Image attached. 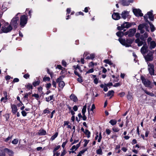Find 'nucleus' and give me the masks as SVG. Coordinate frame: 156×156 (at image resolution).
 <instances>
[{
	"mask_svg": "<svg viewBox=\"0 0 156 156\" xmlns=\"http://www.w3.org/2000/svg\"><path fill=\"white\" fill-rule=\"evenodd\" d=\"M144 20L146 23L140 24L138 27V30H140V33L142 34H143L145 32V30L143 29V28H144L147 32H149L150 31L148 24H149L151 23L148 21V19H145Z\"/></svg>",
	"mask_w": 156,
	"mask_h": 156,
	"instance_id": "obj_1",
	"label": "nucleus"
},
{
	"mask_svg": "<svg viewBox=\"0 0 156 156\" xmlns=\"http://www.w3.org/2000/svg\"><path fill=\"white\" fill-rule=\"evenodd\" d=\"M20 14V13H18L11 21L10 25L13 27L14 30H16L17 27L19 20V18L18 16Z\"/></svg>",
	"mask_w": 156,
	"mask_h": 156,
	"instance_id": "obj_2",
	"label": "nucleus"
},
{
	"mask_svg": "<svg viewBox=\"0 0 156 156\" xmlns=\"http://www.w3.org/2000/svg\"><path fill=\"white\" fill-rule=\"evenodd\" d=\"M20 27L23 28L27 24L28 21V17L27 16L23 15H22L20 17Z\"/></svg>",
	"mask_w": 156,
	"mask_h": 156,
	"instance_id": "obj_3",
	"label": "nucleus"
},
{
	"mask_svg": "<svg viewBox=\"0 0 156 156\" xmlns=\"http://www.w3.org/2000/svg\"><path fill=\"white\" fill-rule=\"evenodd\" d=\"M64 77V76L63 75L57 78L56 80V82L58 83V90H61L65 85L64 82L63 81H62Z\"/></svg>",
	"mask_w": 156,
	"mask_h": 156,
	"instance_id": "obj_4",
	"label": "nucleus"
},
{
	"mask_svg": "<svg viewBox=\"0 0 156 156\" xmlns=\"http://www.w3.org/2000/svg\"><path fill=\"white\" fill-rule=\"evenodd\" d=\"M90 53L88 51H85L83 55V57L81 58H94L95 55L94 53H92L89 55Z\"/></svg>",
	"mask_w": 156,
	"mask_h": 156,
	"instance_id": "obj_5",
	"label": "nucleus"
},
{
	"mask_svg": "<svg viewBox=\"0 0 156 156\" xmlns=\"http://www.w3.org/2000/svg\"><path fill=\"white\" fill-rule=\"evenodd\" d=\"M133 12L134 15L136 17L143 16V14L142 13L141 10L139 9H133Z\"/></svg>",
	"mask_w": 156,
	"mask_h": 156,
	"instance_id": "obj_6",
	"label": "nucleus"
},
{
	"mask_svg": "<svg viewBox=\"0 0 156 156\" xmlns=\"http://www.w3.org/2000/svg\"><path fill=\"white\" fill-rule=\"evenodd\" d=\"M12 29V27L11 25H9L7 27H2L1 30L3 33H7L10 32Z\"/></svg>",
	"mask_w": 156,
	"mask_h": 156,
	"instance_id": "obj_7",
	"label": "nucleus"
},
{
	"mask_svg": "<svg viewBox=\"0 0 156 156\" xmlns=\"http://www.w3.org/2000/svg\"><path fill=\"white\" fill-rule=\"evenodd\" d=\"M148 69L149 73L151 75H154V66L153 64L148 63Z\"/></svg>",
	"mask_w": 156,
	"mask_h": 156,
	"instance_id": "obj_8",
	"label": "nucleus"
},
{
	"mask_svg": "<svg viewBox=\"0 0 156 156\" xmlns=\"http://www.w3.org/2000/svg\"><path fill=\"white\" fill-rule=\"evenodd\" d=\"M141 80L144 85L146 87H149L151 84V82L148 80H146L142 76H141Z\"/></svg>",
	"mask_w": 156,
	"mask_h": 156,
	"instance_id": "obj_9",
	"label": "nucleus"
},
{
	"mask_svg": "<svg viewBox=\"0 0 156 156\" xmlns=\"http://www.w3.org/2000/svg\"><path fill=\"white\" fill-rule=\"evenodd\" d=\"M112 18L115 20H118L120 19L121 17L119 13L114 12L112 15Z\"/></svg>",
	"mask_w": 156,
	"mask_h": 156,
	"instance_id": "obj_10",
	"label": "nucleus"
},
{
	"mask_svg": "<svg viewBox=\"0 0 156 156\" xmlns=\"http://www.w3.org/2000/svg\"><path fill=\"white\" fill-rule=\"evenodd\" d=\"M128 31L129 32L128 37H131L134 36V34L136 31V29L135 28L130 29H129Z\"/></svg>",
	"mask_w": 156,
	"mask_h": 156,
	"instance_id": "obj_11",
	"label": "nucleus"
},
{
	"mask_svg": "<svg viewBox=\"0 0 156 156\" xmlns=\"http://www.w3.org/2000/svg\"><path fill=\"white\" fill-rule=\"evenodd\" d=\"M120 43L122 45L125 46L126 47H129L130 45L126 43V41L125 39H123L122 38H119L118 39Z\"/></svg>",
	"mask_w": 156,
	"mask_h": 156,
	"instance_id": "obj_12",
	"label": "nucleus"
},
{
	"mask_svg": "<svg viewBox=\"0 0 156 156\" xmlns=\"http://www.w3.org/2000/svg\"><path fill=\"white\" fill-rule=\"evenodd\" d=\"M86 108L87 105H86L83 106V107L82 110V113L83 115V116H82V118L83 119V120H86L87 119V117H86L85 115V113L86 112Z\"/></svg>",
	"mask_w": 156,
	"mask_h": 156,
	"instance_id": "obj_13",
	"label": "nucleus"
},
{
	"mask_svg": "<svg viewBox=\"0 0 156 156\" xmlns=\"http://www.w3.org/2000/svg\"><path fill=\"white\" fill-rule=\"evenodd\" d=\"M129 15V12L127 11H123L121 14L122 18L123 19H126Z\"/></svg>",
	"mask_w": 156,
	"mask_h": 156,
	"instance_id": "obj_14",
	"label": "nucleus"
},
{
	"mask_svg": "<svg viewBox=\"0 0 156 156\" xmlns=\"http://www.w3.org/2000/svg\"><path fill=\"white\" fill-rule=\"evenodd\" d=\"M11 107L12 109V113L16 114L17 112L18 109L16 106L15 105H11Z\"/></svg>",
	"mask_w": 156,
	"mask_h": 156,
	"instance_id": "obj_15",
	"label": "nucleus"
},
{
	"mask_svg": "<svg viewBox=\"0 0 156 156\" xmlns=\"http://www.w3.org/2000/svg\"><path fill=\"white\" fill-rule=\"evenodd\" d=\"M147 15L148 16V18L150 20L152 21L154 20V16L153 14L152 11L148 12L147 13Z\"/></svg>",
	"mask_w": 156,
	"mask_h": 156,
	"instance_id": "obj_16",
	"label": "nucleus"
},
{
	"mask_svg": "<svg viewBox=\"0 0 156 156\" xmlns=\"http://www.w3.org/2000/svg\"><path fill=\"white\" fill-rule=\"evenodd\" d=\"M140 51L144 56L148 51V48L145 47L144 48V47H142L141 48Z\"/></svg>",
	"mask_w": 156,
	"mask_h": 156,
	"instance_id": "obj_17",
	"label": "nucleus"
},
{
	"mask_svg": "<svg viewBox=\"0 0 156 156\" xmlns=\"http://www.w3.org/2000/svg\"><path fill=\"white\" fill-rule=\"evenodd\" d=\"M125 23H126V28H128L131 27L132 25L134 26L136 25L135 22L129 23V22H125Z\"/></svg>",
	"mask_w": 156,
	"mask_h": 156,
	"instance_id": "obj_18",
	"label": "nucleus"
},
{
	"mask_svg": "<svg viewBox=\"0 0 156 156\" xmlns=\"http://www.w3.org/2000/svg\"><path fill=\"white\" fill-rule=\"evenodd\" d=\"M4 151L7 153L9 155L12 156L13 154V152L11 150H9L7 148H5L4 149Z\"/></svg>",
	"mask_w": 156,
	"mask_h": 156,
	"instance_id": "obj_19",
	"label": "nucleus"
},
{
	"mask_svg": "<svg viewBox=\"0 0 156 156\" xmlns=\"http://www.w3.org/2000/svg\"><path fill=\"white\" fill-rule=\"evenodd\" d=\"M156 46V43L154 41H151L150 46H149V48L150 49H151L154 48Z\"/></svg>",
	"mask_w": 156,
	"mask_h": 156,
	"instance_id": "obj_20",
	"label": "nucleus"
},
{
	"mask_svg": "<svg viewBox=\"0 0 156 156\" xmlns=\"http://www.w3.org/2000/svg\"><path fill=\"white\" fill-rule=\"evenodd\" d=\"M75 70L74 71V73L76 75L78 76H79V74L78 72V70H79V71L81 72L82 71L80 69V67L78 65H77L76 68H75Z\"/></svg>",
	"mask_w": 156,
	"mask_h": 156,
	"instance_id": "obj_21",
	"label": "nucleus"
},
{
	"mask_svg": "<svg viewBox=\"0 0 156 156\" xmlns=\"http://www.w3.org/2000/svg\"><path fill=\"white\" fill-rule=\"evenodd\" d=\"M119 1L123 6L129 5V2L127 0H120Z\"/></svg>",
	"mask_w": 156,
	"mask_h": 156,
	"instance_id": "obj_22",
	"label": "nucleus"
},
{
	"mask_svg": "<svg viewBox=\"0 0 156 156\" xmlns=\"http://www.w3.org/2000/svg\"><path fill=\"white\" fill-rule=\"evenodd\" d=\"M70 98L74 102H76L78 100L77 97L73 94H71L70 96Z\"/></svg>",
	"mask_w": 156,
	"mask_h": 156,
	"instance_id": "obj_23",
	"label": "nucleus"
},
{
	"mask_svg": "<svg viewBox=\"0 0 156 156\" xmlns=\"http://www.w3.org/2000/svg\"><path fill=\"white\" fill-rule=\"evenodd\" d=\"M46 134V131L43 129H41L38 132V134L39 135H44Z\"/></svg>",
	"mask_w": 156,
	"mask_h": 156,
	"instance_id": "obj_24",
	"label": "nucleus"
},
{
	"mask_svg": "<svg viewBox=\"0 0 156 156\" xmlns=\"http://www.w3.org/2000/svg\"><path fill=\"white\" fill-rule=\"evenodd\" d=\"M133 41L134 39L128 38L126 39V42L131 46V44H132Z\"/></svg>",
	"mask_w": 156,
	"mask_h": 156,
	"instance_id": "obj_25",
	"label": "nucleus"
},
{
	"mask_svg": "<svg viewBox=\"0 0 156 156\" xmlns=\"http://www.w3.org/2000/svg\"><path fill=\"white\" fill-rule=\"evenodd\" d=\"M104 62L105 63L108 64L110 65H112L113 67H115V65L113 64L112 63L110 60H109V59H105L104 60Z\"/></svg>",
	"mask_w": 156,
	"mask_h": 156,
	"instance_id": "obj_26",
	"label": "nucleus"
},
{
	"mask_svg": "<svg viewBox=\"0 0 156 156\" xmlns=\"http://www.w3.org/2000/svg\"><path fill=\"white\" fill-rule=\"evenodd\" d=\"M123 31H119L117 32L116 34V35L118 37H119V38H121L123 36Z\"/></svg>",
	"mask_w": 156,
	"mask_h": 156,
	"instance_id": "obj_27",
	"label": "nucleus"
},
{
	"mask_svg": "<svg viewBox=\"0 0 156 156\" xmlns=\"http://www.w3.org/2000/svg\"><path fill=\"white\" fill-rule=\"evenodd\" d=\"M144 58H152V54L149 53L146 55H144Z\"/></svg>",
	"mask_w": 156,
	"mask_h": 156,
	"instance_id": "obj_28",
	"label": "nucleus"
},
{
	"mask_svg": "<svg viewBox=\"0 0 156 156\" xmlns=\"http://www.w3.org/2000/svg\"><path fill=\"white\" fill-rule=\"evenodd\" d=\"M150 28L151 29V32H153L155 31V27L154 25L152 24V23H151L149 24Z\"/></svg>",
	"mask_w": 156,
	"mask_h": 156,
	"instance_id": "obj_29",
	"label": "nucleus"
},
{
	"mask_svg": "<svg viewBox=\"0 0 156 156\" xmlns=\"http://www.w3.org/2000/svg\"><path fill=\"white\" fill-rule=\"evenodd\" d=\"M98 133H97V135L95 137V139H97L98 138V142H100L101 141V139L102 137H101V133H99V137H98V135H97Z\"/></svg>",
	"mask_w": 156,
	"mask_h": 156,
	"instance_id": "obj_30",
	"label": "nucleus"
},
{
	"mask_svg": "<svg viewBox=\"0 0 156 156\" xmlns=\"http://www.w3.org/2000/svg\"><path fill=\"white\" fill-rule=\"evenodd\" d=\"M114 94V91L113 90H111L109 91L107 94V96H112Z\"/></svg>",
	"mask_w": 156,
	"mask_h": 156,
	"instance_id": "obj_31",
	"label": "nucleus"
},
{
	"mask_svg": "<svg viewBox=\"0 0 156 156\" xmlns=\"http://www.w3.org/2000/svg\"><path fill=\"white\" fill-rule=\"evenodd\" d=\"M26 87L29 90L32 89L33 88V86L32 85L29 83L27 84V85L26 86Z\"/></svg>",
	"mask_w": 156,
	"mask_h": 156,
	"instance_id": "obj_32",
	"label": "nucleus"
},
{
	"mask_svg": "<svg viewBox=\"0 0 156 156\" xmlns=\"http://www.w3.org/2000/svg\"><path fill=\"white\" fill-rule=\"evenodd\" d=\"M53 95L50 96L49 97H46L45 98L46 100L48 102L52 100L53 98Z\"/></svg>",
	"mask_w": 156,
	"mask_h": 156,
	"instance_id": "obj_33",
	"label": "nucleus"
},
{
	"mask_svg": "<svg viewBox=\"0 0 156 156\" xmlns=\"http://www.w3.org/2000/svg\"><path fill=\"white\" fill-rule=\"evenodd\" d=\"M86 150L87 149H84L80 151L77 154V156H81L82 154H83Z\"/></svg>",
	"mask_w": 156,
	"mask_h": 156,
	"instance_id": "obj_34",
	"label": "nucleus"
},
{
	"mask_svg": "<svg viewBox=\"0 0 156 156\" xmlns=\"http://www.w3.org/2000/svg\"><path fill=\"white\" fill-rule=\"evenodd\" d=\"M109 123H110L112 125H114L116 124L117 121L115 120H111L110 121Z\"/></svg>",
	"mask_w": 156,
	"mask_h": 156,
	"instance_id": "obj_35",
	"label": "nucleus"
},
{
	"mask_svg": "<svg viewBox=\"0 0 156 156\" xmlns=\"http://www.w3.org/2000/svg\"><path fill=\"white\" fill-rule=\"evenodd\" d=\"M40 83V80H38L37 81H35L33 83V85L34 86H36L38 85Z\"/></svg>",
	"mask_w": 156,
	"mask_h": 156,
	"instance_id": "obj_36",
	"label": "nucleus"
},
{
	"mask_svg": "<svg viewBox=\"0 0 156 156\" xmlns=\"http://www.w3.org/2000/svg\"><path fill=\"white\" fill-rule=\"evenodd\" d=\"M28 12V15L30 17L31 15V13L32 12V10L30 9V10L29 8H27L26 9V12Z\"/></svg>",
	"mask_w": 156,
	"mask_h": 156,
	"instance_id": "obj_37",
	"label": "nucleus"
},
{
	"mask_svg": "<svg viewBox=\"0 0 156 156\" xmlns=\"http://www.w3.org/2000/svg\"><path fill=\"white\" fill-rule=\"evenodd\" d=\"M96 153L98 154L102 155V149L101 148L98 149L96 151Z\"/></svg>",
	"mask_w": 156,
	"mask_h": 156,
	"instance_id": "obj_38",
	"label": "nucleus"
},
{
	"mask_svg": "<svg viewBox=\"0 0 156 156\" xmlns=\"http://www.w3.org/2000/svg\"><path fill=\"white\" fill-rule=\"evenodd\" d=\"M43 81H49L50 80V78L49 77L45 76L43 78Z\"/></svg>",
	"mask_w": 156,
	"mask_h": 156,
	"instance_id": "obj_39",
	"label": "nucleus"
},
{
	"mask_svg": "<svg viewBox=\"0 0 156 156\" xmlns=\"http://www.w3.org/2000/svg\"><path fill=\"white\" fill-rule=\"evenodd\" d=\"M58 133H55L53 136H51V140H53L55 139V138L58 136Z\"/></svg>",
	"mask_w": 156,
	"mask_h": 156,
	"instance_id": "obj_40",
	"label": "nucleus"
},
{
	"mask_svg": "<svg viewBox=\"0 0 156 156\" xmlns=\"http://www.w3.org/2000/svg\"><path fill=\"white\" fill-rule=\"evenodd\" d=\"M127 98L129 100L131 101L133 99V97L132 95L129 93L127 96Z\"/></svg>",
	"mask_w": 156,
	"mask_h": 156,
	"instance_id": "obj_41",
	"label": "nucleus"
},
{
	"mask_svg": "<svg viewBox=\"0 0 156 156\" xmlns=\"http://www.w3.org/2000/svg\"><path fill=\"white\" fill-rule=\"evenodd\" d=\"M85 134L87 135V137L89 138L90 136V132H89L88 130H86L85 132Z\"/></svg>",
	"mask_w": 156,
	"mask_h": 156,
	"instance_id": "obj_42",
	"label": "nucleus"
},
{
	"mask_svg": "<svg viewBox=\"0 0 156 156\" xmlns=\"http://www.w3.org/2000/svg\"><path fill=\"white\" fill-rule=\"evenodd\" d=\"M19 140L17 139H14L12 141V143L13 144H16L18 142Z\"/></svg>",
	"mask_w": 156,
	"mask_h": 156,
	"instance_id": "obj_43",
	"label": "nucleus"
},
{
	"mask_svg": "<svg viewBox=\"0 0 156 156\" xmlns=\"http://www.w3.org/2000/svg\"><path fill=\"white\" fill-rule=\"evenodd\" d=\"M8 98L6 97H2L1 99V101H3L4 103L6 102Z\"/></svg>",
	"mask_w": 156,
	"mask_h": 156,
	"instance_id": "obj_44",
	"label": "nucleus"
},
{
	"mask_svg": "<svg viewBox=\"0 0 156 156\" xmlns=\"http://www.w3.org/2000/svg\"><path fill=\"white\" fill-rule=\"evenodd\" d=\"M78 60L77 62L79 63V64H83L84 63V59H79Z\"/></svg>",
	"mask_w": 156,
	"mask_h": 156,
	"instance_id": "obj_45",
	"label": "nucleus"
},
{
	"mask_svg": "<svg viewBox=\"0 0 156 156\" xmlns=\"http://www.w3.org/2000/svg\"><path fill=\"white\" fill-rule=\"evenodd\" d=\"M93 76L94 78H95L94 80V83L96 84H97L98 83V79L96 78V76L95 75H93Z\"/></svg>",
	"mask_w": 156,
	"mask_h": 156,
	"instance_id": "obj_46",
	"label": "nucleus"
},
{
	"mask_svg": "<svg viewBox=\"0 0 156 156\" xmlns=\"http://www.w3.org/2000/svg\"><path fill=\"white\" fill-rule=\"evenodd\" d=\"M47 89L48 90L51 87V84L50 83H47L45 86Z\"/></svg>",
	"mask_w": 156,
	"mask_h": 156,
	"instance_id": "obj_47",
	"label": "nucleus"
},
{
	"mask_svg": "<svg viewBox=\"0 0 156 156\" xmlns=\"http://www.w3.org/2000/svg\"><path fill=\"white\" fill-rule=\"evenodd\" d=\"M112 129L114 132H118L119 131V129L117 127H113L112 128Z\"/></svg>",
	"mask_w": 156,
	"mask_h": 156,
	"instance_id": "obj_48",
	"label": "nucleus"
},
{
	"mask_svg": "<svg viewBox=\"0 0 156 156\" xmlns=\"http://www.w3.org/2000/svg\"><path fill=\"white\" fill-rule=\"evenodd\" d=\"M5 153L4 150L3 151L0 150V156H5Z\"/></svg>",
	"mask_w": 156,
	"mask_h": 156,
	"instance_id": "obj_49",
	"label": "nucleus"
},
{
	"mask_svg": "<svg viewBox=\"0 0 156 156\" xmlns=\"http://www.w3.org/2000/svg\"><path fill=\"white\" fill-rule=\"evenodd\" d=\"M42 88L41 87H40L38 88V90L41 94H43V92L42 91Z\"/></svg>",
	"mask_w": 156,
	"mask_h": 156,
	"instance_id": "obj_50",
	"label": "nucleus"
},
{
	"mask_svg": "<svg viewBox=\"0 0 156 156\" xmlns=\"http://www.w3.org/2000/svg\"><path fill=\"white\" fill-rule=\"evenodd\" d=\"M75 15L76 16H79L80 15H81L82 16H83L84 15V14L83 13V12H76V13Z\"/></svg>",
	"mask_w": 156,
	"mask_h": 156,
	"instance_id": "obj_51",
	"label": "nucleus"
},
{
	"mask_svg": "<svg viewBox=\"0 0 156 156\" xmlns=\"http://www.w3.org/2000/svg\"><path fill=\"white\" fill-rule=\"evenodd\" d=\"M60 145H58L57 146H56L54 149L53 152H55L57 150H58L60 148Z\"/></svg>",
	"mask_w": 156,
	"mask_h": 156,
	"instance_id": "obj_52",
	"label": "nucleus"
},
{
	"mask_svg": "<svg viewBox=\"0 0 156 156\" xmlns=\"http://www.w3.org/2000/svg\"><path fill=\"white\" fill-rule=\"evenodd\" d=\"M71 8H68L66 9V15L69 14L71 12Z\"/></svg>",
	"mask_w": 156,
	"mask_h": 156,
	"instance_id": "obj_53",
	"label": "nucleus"
},
{
	"mask_svg": "<svg viewBox=\"0 0 156 156\" xmlns=\"http://www.w3.org/2000/svg\"><path fill=\"white\" fill-rule=\"evenodd\" d=\"M33 97H35L37 99H38L39 98V96L38 94H34L32 95Z\"/></svg>",
	"mask_w": 156,
	"mask_h": 156,
	"instance_id": "obj_54",
	"label": "nucleus"
},
{
	"mask_svg": "<svg viewBox=\"0 0 156 156\" xmlns=\"http://www.w3.org/2000/svg\"><path fill=\"white\" fill-rule=\"evenodd\" d=\"M52 85L53 86L55 87V88L56 87V83L55 81L54 80H53L52 82Z\"/></svg>",
	"mask_w": 156,
	"mask_h": 156,
	"instance_id": "obj_55",
	"label": "nucleus"
},
{
	"mask_svg": "<svg viewBox=\"0 0 156 156\" xmlns=\"http://www.w3.org/2000/svg\"><path fill=\"white\" fill-rule=\"evenodd\" d=\"M84 147H86L87 146V144L88 143L89 140H84Z\"/></svg>",
	"mask_w": 156,
	"mask_h": 156,
	"instance_id": "obj_56",
	"label": "nucleus"
},
{
	"mask_svg": "<svg viewBox=\"0 0 156 156\" xmlns=\"http://www.w3.org/2000/svg\"><path fill=\"white\" fill-rule=\"evenodd\" d=\"M30 76V75L28 73H27L23 76V77L26 79L29 78Z\"/></svg>",
	"mask_w": 156,
	"mask_h": 156,
	"instance_id": "obj_57",
	"label": "nucleus"
},
{
	"mask_svg": "<svg viewBox=\"0 0 156 156\" xmlns=\"http://www.w3.org/2000/svg\"><path fill=\"white\" fill-rule=\"evenodd\" d=\"M140 39L142 40V41H145L146 40V39L144 37L143 35H142L140 36Z\"/></svg>",
	"mask_w": 156,
	"mask_h": 156,
	"instance_id": "obj_58",
	"label": "nucleus"
},
{
	"mask_svg": "<svg viewBox=\"0 0 156 156\" xmlns=\"http://www.w3.org/2000/svg\"><path fill=\"white\" fill-rule=\"evenodd\" d=\"M90 8L89 7H86L84 8V10L83 11L85 12H88V10L90 9Z\"/></svg>",
	"mask_w": 156,
	"mask_h": 156,
	"instance_id": "obj_59",
	"label": "nucleus"
},
{
	"mask_svg": "<svg viewBox=\"0 0 156 156\" xmlns=\"http://www.w3.org/2000/svg\"><path fill=\"white\" fill-rule=\"evenodd\" d=\"M95 108V107L94 104H93L92 105L91 108L90 109V110L91 111H92V112H93V110Z\"/></svg>",
	"mask_w": 156,
	"mask_h": 156,
	"instance_id": "obj_60",
	"label": "nucleus"
},
{
	"mask_svg": "<svg viewBox=\"0 0 156 156\" xmlns=\"http://www.w3.org/2000/svg\"><path fill=\"white\" fill-rule=\"evenodd\" d=\"M66 153V150L64 149L62 152L61 155L60 156H64Z\"/></svg>",
	"mask_w": 156,
	"mask_h": 156,
	"instance_id": "obj_61",
	"label": "nucleus"
},
{
	"mask_svg": "<svg viewBox=\"0 0 156 156\" xmlns=\"http://www.w3.org/2000/svg\"><path fill=\"white\" fill-rule=\"evenodd\" d=\"M143 44L144 42L142 41H140L138 43V46H141Z\"/></svg>",
	"mask_w": 156,
	"mask_h": 156,
	"instance_id": "obj_62",
	"label": "nucleus"
},
{
	"mask_svg": "<svg viewBox=\"0 0 156 156\" xmlns=\"http://www.w3.org/2000/svg\"><path fill=\"white\" fill-rule=\"evenodd\" d=\"M56 68H58L59 69H61L62 70H63L64 69V68H63L62 66L60 65H57Z\"/></svg>",
	"mask_w": 156,
	"mask_h": 156,
	"instance_id": "obj_63",
	"label": "nucleus"
},
{
	"mask_svg": "<svg viewBox=\"0 0 156 156\" xmlns=\"http://www.w3.org/2000/svg\"><path fill=\"white\" fill-rule=\"evenodd\" d=\"M22 115L23 116H25L27 115V113L25 111H23L21 112Z\"/></svg>",
	"mask_w": 156,
	"mask_h": 156,
	"instance_id": "obj_64",
	"label": "nucleus"
}]
</instances>
